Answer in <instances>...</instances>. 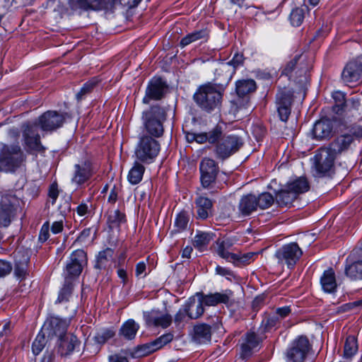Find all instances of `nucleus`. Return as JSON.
I'll return each mask as SVG.
<instances>
[{"mask_svg": "<svg viewBox=\"0 0 362 362\" xmlns=\"http://www.w3.org/2000/svg\"><path fill=\"white\" fill-rule=\"evenodd\" d=\"M192 340L198 344H206L211 341V327L210 325L202 323L194 326L192 333Z\"/></svg>", "mask_w": 362, "mask_h": 362, "instance_id": "nucleus-28", "label": "nucleus"}, {"mask_svg": "<svg viewBox=\"0 0 362 362\" xmlns=\"http://www.w3.org/2000/svg\"><path fill=\"white\" fill-rule=\"evenodd\" d=\"M204 305L201 297H199L198 300H196L195 298H189L185 304L187 312V317L190 319H197L199 317L204 313Z\"/></svg>", "mask_w": 362, "mask_h": 362, "instance_id": "nucleus-32", "label": "nucleus"}, {"mask_svg": "<svg viewBox=\"0 0 362 362\" xmlns=\"http://www.w3.org/2000/svg\"><path fill=\"white\" fill-rule=\"evenodd\" d=\"M259 341L260 339L255 332H247L241 344V357L245 358L250 356L252 350L258 346Z\"/></svg>", "mask_w": 362, "mask_h": 362, "instance_id": "nucleus-31", "label": "nucleus"}, {"mask_svg": "<svg viewBox=\"0 0 362 362\" xmlns=\"http://www.w3.org/2000/svg\"><path fill=\"white\" fill-rule=\"evenodd\" d=\"M144 319L148 326L167 328L172 322V317L168 313H163L159 310H152L144 313Z\"/></svg>", "mask_w": 362, "mask_h": 362, "instance_id": "nucleus-20", "label": "nucleus"}, {"mask_svg": "<svg viewBox=\"0 0 362 362\" xmlns=\"http://www.w3.org/2000/svg\"><path fill=\"white\" fill-rule=\"evenodd\" d=\"M354 141L351 134H343L337 136L328 147H326L331 153L337 157L343 151L348 149Z\"/></svg>", "mask_w": 362, "mask_h": 362, "instance_id": "nucleus-24", "label": "nucleus"}, {"mask_svg": "<svg viewBox=\"0 0 362 362\" xmlns=\"http://www.w3.org/2000/svg\"><path fill=\"white\" fill-rule=\"evenodd\" d=\"M243 139L237 134H223L221 127L219 138L215 142L214 153L217 159L225 160L238 152L243 146Z\"/></svg>", "mask_w": 362, "mask_h": 362, "instance_id": "nucleus-4", "label": "nucleus"}, {"mask_svg": "<svg viewBox=\"0 0 362 362\" xmlns=\"http://www.w3.org/2000/svg\"><path fill=\"white\" fill-rule=\"evenodd\" d=\"M22 128L24 146L27 152L44 151L45 148L40 142V136L37 132V124L26 123L22 126Z\"/></svg>", "mask_w": 362, "mask_h": 362, "instance_id": "nucleus-8", "label": "nucleus"}, {"mask_svg": "<svg viewBox=\"0 0 362 362\" xmlns=\"http://www.w3.org/2000/svg\"><path fill=\"white\" fill-rule=\"evenodd\" d=\"M279 321V317L275 314L269 315L262 320V324L264 325L265 329H271L274 327Z\"/></svg>", "mask_w": 362, "mask_h": 362, "instance_id": "nucleus-56", "label": "nucleus"}, {"mask_svg": "<svg viewBox=\"0 0 362 362\" xmlns=\"http://www.w3.org/2000/svg\"><path fill=\"white\" fill-rule=\"evenodd\" d=\"M115 335V332L111 329H105L100 332H98L95 337V340L98 344H104L108 339L113 337Z\"/></svg>", "mask_w": 362, "mask_h": 362, "instance_id": "nucleus-54", "label": "nucleus"}, {"mask_svg": "<svg viewBox=\"0 0 362 362\" xmlns=\"http://www.w3.org/2000/svg\"><path fill=\"white\" fill-rule=\"evenodd\" d=\"M119 191V187L115 185L111 189L107 198V201L109 203L115 204L117 202Z\"/></svg>", "mask_w": 362, "mask_h": 362, "instance_id": "nucleus-62", "label": "nucleus"}, {"mask_svg": "<svg viewBox=\"0 0 362 362\" xmlns=\"http://www.w3.org/2000/svg\"><path fill=\"white\" fill-rule=\"evenodd\" d=\"M308 11V7L303 4L300 7H296L291 11L289 20L293 26H300L305 18V13Z\"/></svg>", "mask_w": 362, "mask_h": 362, "instance_id": "nucleus-40", "label": "nucleus"}, {"mask_svg": "<svg viewBox=\"0 0 362 362\" xmlns=\"http://www.w3.org/2000/svg\"><path fill=\"white\" fill-rule=\"evenodd\" d=\"M341 78L347 85L358 83L362 80V57L349 62L345 66Z\"/></svg>", "mask_w": 362, "mask_h": 362, "instance_id": "nucleus-17", "label": "nucleus"}, {"mask_svg": "<svg viewBox=\"0 0 362 362\" xmlns=\"http://www.w3.org/2000/svg\"><path fill=\"white\" fill-rule=\"evenodd\" d=\"M244 57L242 53L236 52L234 54L231 60L228 62H221L218 68L216 69V76L223 74V81L228 84L231 80L233 75L235 72V69L243 65Z\"/></svg>", "mask_w": 362, "mask_h": 362, "instance_id": "nucleus-14", "label": "nucleus"}, {"mask_svg": "<svg viewBox=\"0 0 362 362\" xmlns=\"http://www.w3.org/2000/svg\"><path fill=\"white\" fill-rule=\"evenodd\" d=\"M16 197L12 193L0 192V226H8L13 214V204Z\"/></svg>", "mask_w": 362, "mask_h": 362, "instance_id": "nucleus-18", "label": "nucleus"}, {"mask_svg": "<svg viewBox=\"0 0 362 362\" xmlns=\"http://www.w3.org/2000/svg\"><path fill=\"white\" fill-rule=\"evenodd\" d=\"M291 311V310L290 306H284L282 308H277L276 310L275 315L279 317V320H281L288 316Z\"/></svg>", "mask_w": 362, "mask_h": 362, "instance_id": "nucleus-64", "label": "nucleus"}, {"mask_svg": "<svg viewBox=\"0 0 362 362\" xmlns=\"http://www.w3.org/2000/svg\"><path fill=\"white\" fill-rule=\"evenodd\" d=\"M310 350V344L308 338L299 337L288 349L287 358L289 362H304Z\"/></svg>", "mask_w": 362, "mask_h": 362, "instance_id": "nucleus-10", "label": "nucleus"}, {"mask_svg": "<svg viewBox=\"0 0 362 362\" xmlns=\"http://www.w3.org/2000/svg\"><path fill=\"white\" fill-rule=\"evenodd\" d=\"M11 266L9 262L0 260V276H4L10 273Z\"/></svg>", "mask_w": 362, "mask_h": 362, "instance_id": "nucleus-63", "label": "nucleus"}, {"mask_svg": "<svg viewBox=\"0 0 362 362\" xmlns=\"http://www.w3.org/2000/svg\"><path fill=\"white\" fill-rule=\"evenodd\" d=\"M146 264L144 262H139L136 265L135 274L136 277H145L146 276Z\"/></svg>", "mask_w": 362, "mask_h": 362, "instance_id": "nucleus-61", "label": "nucleus"}, {"mask_svg": "<svg viewBox=\"0 0 362 362\" xmlns=\"http://www.w3.org/2000/svg\"><path fill=\"white\" fill-rule=\"evenodd\" d=\"M357 351L358 344L356 338L352 335L347 337L344 347V358L351 359L356 354Z\"/></svg>", "mask_w": 362, "mask_h": 362, "instance_id": "nucleus-45", "label": "nucleus"}, {"mask_svg": "<svg viewBox=\"0 0 362 362\" xmlns=\"http://www.w3.org/2000/svg\"><path fill=\"white\" fill-rule=\"evenodd\" d=\"M256 83L252 79H243L236 82V93L239 97H244L256 90Z\"/></svg>", "mask_w": 362, "mask_h": 362, "instance_id": "nucleus-39", "label": "nucleus"}, {"mask_svg": "<svg viewBox=\"0 0 362 362\" xmlns=\"http://www.w3.org/2000/svg\"><path fill=\"white\" fill-rule=\"evenodd\" d=\"M69 325V320L58 317H51L42 329L47 334L49 337H56L59 339L66 335Z\"/></svg>", "mask_w": 362, "mask_h": 362, "instance_id": "nucleus-16", "label": "nucleus"}, {"mask_svg": "<svg viewBox=\"0 0 362 362\" xmlns=\"http://www.w3.org/2000/svg\"><path fill=\"white\" fill-rule=\"evenodd\" d=\"M212 238L213 235L209 233L197 231L194 238L193 245L199 250L204 251Z\"/></svg>", "mask_w": 362, "mask_h": 362, "instance_id": "nucleus-42", "label": "nucleus"}, {"mask_svg": "<svg viewBox=\"0 0 362 362\" xmlns=\"http://www.w3.org/2000/svg\"><path fill=\"white\" fill-rule=\"evenodd\" d=\"M166 110L156 105L142 113V121L144 131L151 137L159 138L164 132L163 122L166 120Z\"/></svg>", "mask_w": 362, "mask_h": 362, "instance_id": "nucleus-2", "label": "nucleus"}, {"mask_svg": "<svg viewBox=\"0 0 362 362\" xmlns=\"http://www.w3.org/2000/svg\"><path fill=\"white\" fill-rule=\"evenodd\" d=\"M65 120L64 114L49 110L38 118V125L45 132H52L61 127Z\"/></svg>", "mask_w": 362, "mask_h": 362, "instance_id": "nucleus-15", "label": "nucleus"}, {"mask_svg": "<svg viewBox=\"0 0 362 362\" xmlns=\"http://www.w3.org/2000/svg\"><path fill=\"white\" fill-rule=\"evenodd\" d=\"M14 273L18 278L24 279L28 274L30 257L27 254H21L20 251L14 252Z\"/></svg>", "mask_w": 362, "mask_h": 362, "instance_id": "nucleus-30", "label": "nucleus"}, {"mask_svg": "<svg viewBox=\"0 0 362 362\" xmlns=\"http://www.w3.org/2000/svg\"><path fill=\"white\" fill-rule=\"evenodd\" d=\"M333 129L332 122L328 119L316 122L313 129V134L316 139H325L331 136Z\"/></svg>", "mask_w": 362, "mask_h": 362, "instance_id": "nucleus-25", "label": "nucleus"}, {"mask_svg": "<svg viewBox=\"0 0 362 362\" xmlns=\"http://www.w3.org/2000/svg\"><path fill=\"white\" fill-rule=\"evenodd\" d=\"M114 251L110 247H107L103 251H100L96 259L95 268L102 269L106 268L107 264L112 261Z\"/></svg>", "mask_w": 362, "mask_h": 362, "instance_id": "nucleus-43", "label": "nucleus"}, {"mask_svg": "<svg viewBox=\"0 0 362 362\" xmlns=\"http://www.w3.org/2000/svg\"><path fill=\"white\" fill-rule=\"evenodd\" d=\"M297 199L295 192H292L287 186L279 190L276 194V202L279 206L290 207Z\"/></svg>", "mask_w": 362, "mask_h": 362, "instance_id": "nucleus-35", "label": "nucleus"}, {"mask_svg": "<svg viewBox=\"0 0 362 362\" xmlns=\"http://www.w3.org/2000/svg\"><path fill=\"white\" fill-rule=\"evenodd\" d=\"M332 98L335 102L333 110L337 114H340L344 110L346 103L345 95L341 91H335L332 93Z\"/></svg>", "mask_w": 362, "mask_h": 362, "instance_id": "nucleus-50", "label": "nucleus"}, {"mask_svg": "<svg viewBox=\"0 0 362 362\" xmlns=\"http://www.w3.org/2000/svg\"><path fill=\"white\" fill-rule=\"evenodd\" d=\"M293 95L290 90H282L276 95L277 111L280 119L286 122L291 114Z\"/></svg>", "mask_w": 362, "mask_h": 362, "instance_id": "nucleus-19", "label": "nucleus"}, {"mask_svg": "<svg viewBox=\"0 0 362 362\" xmlns=\"http://www.w3.org/2000/svg\"><path fill=\"white\" fill-rule=\"evenodd\" d=\"M302 255V250L298 244L291 243L278 249L275 253V257L278 259L279 264H286L288 269H292Z\"/></svg>", "mask_w": 362, "mask_h": 362, "instance_id": "nucleus-7", "label": "nucleus"}, {"mask_svg": "<svg viewBox=\"0 0 362 362\" xmlns=\"http://www.w3.org/2000/svg\"><path fill=\"white\" fill-rule=\"evenodd\" d=\"M153 342H148L139 346L137 352L139 356H146L156 351L154 346H153Z\"/></svg>", "mask_w": 362, "mask_h": 362, "instance_id": "nucleus-55", "label": "nucleus"}, {"mask_svg": "<svg viewBox=\"0 0 362 362\" xmlns=\"http://www.w3.org/2000/svg\"><path fill=\"white\" fill-rule=\"evenodd\" d=\"M197 296L201 297L204 305L215 306L219 303H228L233 296V292L227 289L223 293L216 292L209 294L197 293Z\"/></svg>", "mask_w": 362, "mask_h": 362, "instance_id": "nucleus-21", "label": "nucleus"}, {"mask_svg": "<svg viewBox=\"0 0 362 362\" xmlns=\"http://www.w3.org/2000/svg\"><path fill=\"white\" fill-rule=\"evenodd\" d=\"M256 196L252 194L243 195L238 203V212L242 216H250L257 209Z\"/></svg>", "mask_w": 362, "mask_h": 362, "instance_id": "nucleus-26", "label": "nucleus"}, {"mask_svg": "<svg viewBox=\"0 0 362 362\" xmlns=\"http://www.w3.org/2000/svg\"><path fill=\"white\" fill-rule=\"evenodd\" d=\"M45 334V332L42 329L33 342L32 351L35 355H38L44 349L47 342Z\"/></svg>", "mask_w": 362, "mask_h": 362, "instance_id": "nucleus-51", "label": "nucleus"}, {"mask_svg": "<svg viewBox=\"0 0 362 362\" xmlns=\"http://www.w3.org/2000/svg\"><path fill=\"white\" fill-rule=\"evenodd\" d=\"M221 134V127L216 126L211 130L204 133H196L195 141L198 144H204L209 142L214 144L219 138Z\"/></svg>", "mask_w": 362, "mask_h": 362, "instance_id": "nucleus-36", "label": "nucleus"}, {"mask_svg": "<svg viewBox=\"0 0 362 362\" xmlns=\"http://www.w3.org/2000/svg\"><path fill=\"white\" fill-rule=\"evenodd\" d=\"M100 0H70V4L73 9H81L83 11L95 10L100 6Z\"/></svg>", "mask_w": 362, "mask_h": 362, "instance_id": "nucleus-44", "label": "nucleus"}, {"mask_svg": "<svg viewBox=\"0 0 362 362\" xmlns=\"http://www.w3.org/2000/svg\"><path fill=\"white\" fill-rule=\"evenodd\" d=\"M208 37L209 32L206 29L196 30L193 33L187 35L183 38H182L180 42V45L182 47H185L188 45L198 40L206 41L207 40Z\"/></svg>", "mask_w": 362, "mask_h": 362, "instance_id": "nucleus-37", "label": "nucleus"}, {"mask_svg": "<svg viewBox=\"0 0 362 362\" xmlns=\"http://www.w3.org/2000/svg\"><path fill=\"white\" fill-rule=\"evenodd\" d=\"M287 187L292 192H295L296 196L304 193L309 189V183L305 177H300L287 184Z\"/></svg>", "mask_w": 362, "mask_h": 362, "instance_id": "nucleus-41", "label": "nucleus"}, {"mask_svg": "<svg viewBox=\"0 0 362 362\" xmlns=\"http://www.w3.org/2000/svg\"><path fill=\"white\" fill-rule=\"evenodd\" d=\"M57 342L58 343V352L62 356L71 354L80 345V341L73 334H66L64 337L57 339Z\"/></svg>", "mask_w": 362, "mask_h": 362, "instance_id": "nucleus-23", "label": "nucleus"}, {"mask_svg": "<svg viewBox=\"0 0 362 362\" xmlns=\"http://www.w3.org/2000/svg\"><path fill=\"white\" fill-rule=\"evenodd\" d=\"M322 290L329 293H334L337 288L336 275L332 268L325 270L320 277Z\"/></svg>", "mask_w": 362, "mask_h": 362, "instance_id": "nucleus-29", "label": "nucleus"}, {"mask_svg": "<svg viewBox=\"0 0 362 362\" xmlns=\"http://www.w3.org/2000/svg\"><path fill=\"white\" fill-rule=\"evenodd\" d=\"M300 59V55H296L290 62L287 63L285 68L284 69L282 74L286 76H289L296 67L298 61Z\"/></svg>", "mask_w": 362, "mask_h": 362, "instance_id": "nucleus-57", "label": "nucleus"}, {"mask_svg": "<svg viewBox=\"0 0 362 362\" xmlns=\"http://www.w3.org/2000/svg\"><path fill=\"white\" fill-rule=\"evenodd\" d=\"M25 160V156L18 144L2 145L0 150V172L13 173Z\"/></svg>", "mask_w": 362, "mask_h": 362, "instance_id": "nucleus-3", "label": "nucleus"}, {"mask_svg": "<svg viewBox=\"0 0 362 362\" xmlns=\"http://www.w3.org/2000/svg\"><path fill=\"white\" fill-rule=\"evenodd\" d=\"M49 225L48 222H45L40 231L39 240L42 243L45 242L49 238Z\"/></svg>", "mask_w": 362, "mask_h": 362, "instance_id": "nucleus-60", "label": "nucleus"}, {"mask_svg": "<svg viewBox=\"0 0 362 362\" xmlns=\"http://www.w3.org/2000/svg\"><path fill=\"white\" fill-rule=\"evenodd\" d=\"M189 221V216L187 212L182 211L180 212L175 220V227L177 231L180 232L187 228L188 222Z\"/></svg>", "mask_w": 362, "mask_h": 362, "instance_id": "nucleus-52", "label": "nucleus"}, {"mask_svg": "<svg viewBox=\"0 0 362 362\" xmlns=\"http://www.w3.org/2000/svg\"><path fill=\"white\" fill-rule=\"evenodd\" d=\"M233 241L230 238L218 240L216 241V251L218 255L228 262H233L235 257V253L232 252Z\"/></svg>", "mask_w": 362, "mask_h": 362, "instance_id": "nucleus-27", "label": "nucleus"}, {"mask_svg": "<svg viewBox=\"0 0 362 362\" xmlns=\"http://www.w3.org/2000/svg\"><path fill=\"white\" fill-rule=\"evenodd\" d=\"M168 89V85L160 77H153L151 78L146 88L145 95L142 102L144 104H148L151 100H161Z\"/></svg>", "mask_w": 362, "mask_h": 362, "instance_id": "nucleus-11", "label": "nucleus"}, {"mask_svg": "<svg viewBox=\"0 0 362 362\" xmlns=\"http://www.w3.org/2000/svg\"><path fill=\"white\" fill-rule=\"evenodd\" d=\"M160 150L159 142L148 134L140 136L136 146L134 155L136 159L145 164L153 163Z\"/></svg>", "mask_w": 362, "mask_h": 362, "instance_id": "nucleus-5", "label": "nucleus"}, {"mask_svg": "<svg viewBox=\"0 0 362 362\" xmlns=\"http://www.w3.org/2000/svg\"><path fill=\"white\" fill-rule=\"evenodd\" d=\"M139 327L138 323L134 320L129 319L122 324L119 329V334L125 339L132 340L134 339Z\"/></svg>", "mask_w": 362, "mask_h": 362, "instance_id": "nucleus-34", "label": "nucleus"}, {"mask_svg": "<svg viewBox=\"0 0 362 362\" xmlns=\"http://www.w3.org/2000/svg\"><path fill=\"white\" fill-rule=\"evenodd\" d=\"M257 207L264 209L270 207L274 202L273 196L269 192H263L256 196Z\"/></svg>", "mask_w": 362, "mask_h": 362, "instance_id": "nucleus-48", "label": "nucleus"}, {"mask_svg": "<svg viewBox=\"0 0 362 362\" xmlns=\"http://www.w3.org/2000/svg\"><path fill=\"white\" fill-rule=\"evenodd\" d=\"M187 316V309L185 306V305H182L181 308L179 309L177 313L175 315V323L177 326H179V325L182 322L186 317Z\"/></svg>", "mask_w": 362, "mask_h": 362, "instance_id": "nucleus-59", "label": "nucleus"}, {"mask_svg": "<svg viewBox=\"0 0 362 362\" xmlns=\"http://www.w3.org/2000/svg\"><path fill=\"white\" fill-rule=\"evenodd\" d=\"M344 272L351 280L362 279V249L354 250L348 257Z\"/></svg>", "mask_w": 362, "mask_h": 362, "instance_id": "nucleus-13", "label": "nucleus"}, {"mask_svg": "<svg viewBox=\"0 0 362 362\" xmlns=\"http://www.w3.org/2000/svg\"><path fill=\"white\" fill-rule=\"evenodd\" d=\"M216 274L222 276H225L227 279H231L234 277L233 272L226 267L217 265L215 269Z\"/></svg>", "mask_w": 362, "mask_h": 362, "instance_id": "nucleus-58", "label": "nucleus"}, {"mask_svg": "<svg viewBox=\"0 0 362 362\" xmlns=\"http://www.w3.org/2000/svg\"><path fill=\"white\" fill-rule=\"evenodd\" d=\"M144 171L145 167L141 163V162L136 160L128 173V181L132 185H136L139 183L143 178Z\"/></svg>", "mask_w": 362, "mask_h": 362, "instance_id": "nucleus-38", "label": "nucleus"}, {"mask_svg": "<svg viewBox=\"0 0 362 362\" xmlns=\"http://www.w3.org/2000/svg\"><path fill=\"white\" fill-rule=\"evenodd\" d=\"M73 284L71 280L69 279L67 277H64V284L59 292L56 303L69 301V299L71 296Z\"/></svg>", "mask_w": 362, "mask_h": 362, "instance_id": "nucleus-47", "label": "nucleus"}, {"mask_svg": "<svg viewBox=\"0 0 362 362\" xmlns=\"http://www.w3.org/2000/svg\"><path fill=\"white\" fill-rule=\"evenodd\" d=\"M336 158L326 147L318 149L313 157L315 175L317 177L329 175L334 168Z\"/></svg>", "mask_w": 362, "mask_h": 362, "instance_id": "nucleus-6", "label": "nucleus"}, {"mask_svg": "<svg viewBox=\"0 0 362 362\" xmlns=\"http://www.w3.org/2000/svg\"><path fill=\"white\" fill-rule=\"evenodd\" d=\"M126 222V216L119 209L110 211L107 217V223L110 228H117Z\"/></svg>", "mask_w": 362, "mask_h": 362, "instance_id": "nucleus-46", "label": "nucleus"}, {"mask_svg": "<svg viewBox=\"0 0 362 362\" xmlns=\"http://www.w3.org/2000/svg\"><path fill=\"white\" fill-rule=\"evenodd\" d=\"M227 85L224 81L204 84L194 94V100L202 110L211 112L221 107Z\"/></svg>", "mask_w": 362, "mask_h": 362, "instance_id": "nucleus-1", "label": "nucleus"}, {"mask_svg": "<svg viewBox=\"0 0 362 362\" xmlns=\"http://www.w3.org/2000/svg\"><path fill=\"white\" fill-rule=\"evenodd\" d=\"M199 170L202 185L204 188H207L215 181L219 173V168L214 159L205 157L200 162Z\"/></svg>", "mask_w": 362, "mask_h": 362, "instance_id": "nucleus-12", "label": "nucleus"}, {"mask_svg": "<svg viewBox=\"0 0 362 362\" xmlns=\"http://www.w3.org/2000/svg\"><path fill=\"white\" fill-rule=\"evenodd\" d=\"M257 252H247V253H238L235 254V257L233 259L232 263L235 266H240L242 264H250L255 259L257 255Z\"/></svg>", "mask_w": 362, "mask_h": 362, "instance_id": "nucleus-49", "label": "nucleus"}, {"mask_svg": "<svg viewBox=\"0 0 362 362\" xmlns=\"http://www.w3.org/2000/svg\"><path fill=\"white\" fill-rule=\"evenodd\" d=\"M174 338V335L171 332L165 333L159 337L156 338L155 340L152 341L153 346H154L156 350H158L163 347L165 345L168 344L170 341H173Z\"/></svg>", "mask_w": 362, "mask_h": 362, "instance_id": "nucleus-53", "label": "nucleus"}, {"mask_svg": "<svg viewBox=\"0 0 362 362\" xmlns=\"http://www.w3.org/2000/svg\"><path fill=\"white\" fill-rule=\"evenodd\" d=\"M86 263L87 255L84 250H76L74 251L66 265L65 277L71 280V279L78 276Z\"/></svg>", "mask_w": 362, "mask_h": 362, "instance_id": "nucleus-9", "label": "nucleus"}, {"mask_svg": "<svg viewBox=\"0 0 362 362\" xmlns=\"http://www.w3.org/2000/svg\"><path fill=\"white\" fill-rule=\"evenodd\" d=\"M197 213L199 218L206 219L211 212L213 203L209 198L199 196L195 200Z\"/></svg>", "mask_w": 362, "mask_h": 362, "instance_id": "nucleus-33", "label": "nucleus"}, {"mask_svg": "<svg viewBox=\"0 0 362 362\" xmlns=\"http://www.w3.org/2000/svg\"><path fill=\"white\" fill-rule=\"evenodd\" d=\"M93 173L90 163L88 160L82 161L74 165V173L71 181L76 185H81L88 180Z\"/></svg>", "mask_w": 362, "mask_h": 362, "instance_id": "nucleus-22", "label": "nucleus"}]
</instances>
